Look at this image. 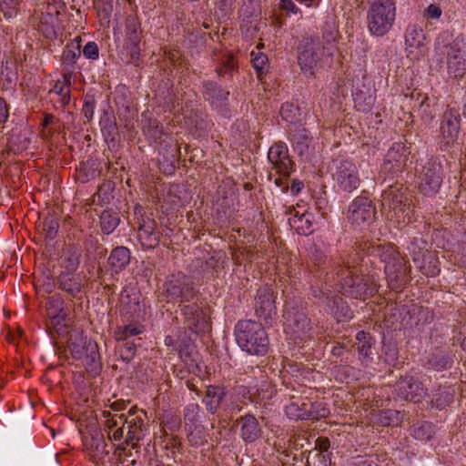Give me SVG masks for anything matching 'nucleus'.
I'll return each mask as SVG.
<instances>
[{
	"label": "nucleus",
	"instance_id": "obj_1",
	"mask_svg": "<svg viewBox=\"0 0 466 466\" xmlns=\"http://www.w3.org/2000/svg\"><path fill=\"white\" fill-rule=\"evenodd\" d=\"M368 254L384 263L389 287L400 290L408 281L409 268L405 258L391 244L372 245L368 248Z\"/></svg>",
	"mask_w": 466,
	"mask_h": 466
},
{
	"label": "nucleus",
	"instance_id": "obj_2",
	"mask_svg": "<svg viewBox=\"0 0 466 466\" xmlns=\"http://www.w3.org/2000/svg\"><path fill=\"white\" fill-rule=\"evenodd\" d=\"M235 336L238 346L251 355H265L268 350V338L262 325L246 319L235 327Z\"/></svg>",
	"mask_w": 466,
	"mask_h": 466
},
{
	"label": "nucleus",
	"instance_id": "obj_3",
	"mask_svg": "<svg viewBox=\"0 0 466 466\" xmlns=\"http://www.w3.org/2000/svg\"><path fill=\"white\" fill-rule=\"evenodd\" d=\"M338 287L344 295L353 299H365L371 294L370 279L363 274L360 268L351 264L350 259L337 271Z\"/></svg>",
	"mask_w": 466,
	"mask_h": 466
},
{
	"label": "nucleus",
	"instance_id": "obj_4",
	"mask_svg": "<svg viewBox=\"0 0 466 466\" xmlns=\"http://www.w3.org/2000/svg\"><path fill=\"white\" fill-rule=\"evenodd\" d=\"M396 19L395 0H370L367 12V26L375 36L388 34Z\"/></svg>",
	"mask_w": 466,
	"mask_h": 466
},
{
	"label": "nucleus",
	"instance_id": "obj_5",
	"mask_svg": "<svg viewBox=\"0 0 466 466\" xmlns=\"http://www.w3.org/2000/svg\"><path fill=\"white\" fill-rule=\"evenodd\" d=\"M436 55L445 57L447 72L450 76L461 78L466 73V46L462 40H454L451 44L440 41L435 46Z\"/></svg>",
	"mask_w": 466,
	"mask_h": 466
},
{
	"label": "nucleus",
	"instance_id": "obj_6",
	"mask_svg": "<svg viewBox=\"0 0 466 466\" xmlns=\"http://www.w3.org/2000/svg\"><path fill=\"white\" fill-rule=\"evenodd\" d=\"M324 55L325 47L319 39L311 36L304 37L298 46V64L301 72L307 77L313 76Z\"/></svg>",
	"mask_w": 466,
	"mask_h": 466
},
{
	"label": "nucleus",
	"instance_id": "obj_7",
	"mask_svg": "<svg viewBox=\"0 0 466 466\" xmlns=\"http://www.w3.org/2000/svg\"><path fill=\"white\" fill-rule=\"evenodd\" d=\"M163 293L167 302L185 303L193 300L196 290L189 277L177 272L167 277L163 286Z\"/></svg>",
	"mask_w": 466,
	"mask_h": 466
},
{
	"label": "nucleus",
	"instance_id": "obj_8",
	"mask_svg": "<svg viewBox=\"0 0 466 466\" xmlns=\"http://www.w3.org/2000/svg\"><path fill=\"white\" fill-rule=\"evenodd\" d=\"M332 176L338 187L346 192H352L360 185L358 168L349 160L340 161Z\"/></svg>",
	"mask_w": 466,
	"mask_h": 466
},
{
	"label": "nucleus",
	"instance_id": "obj_9",
	"mask_svg": "<svg viewBox=\"0 0 466 466\" xmlns=\"http://www.w3.org/2000/svg\"><path fill=\"white\" fill-rule=\"evenodd\" d=\"M376 210L371 200L365 197H357L349 206L347 218L355 227H362L371 222Z\"/></svg>",
	"mask_w": 466,
	"mask_h": 466
},
{
	"label": "nucleus",
	"instance_id": "obj_10",
	"mask_svg": "<svg viewBox=\"0 0 466 466\" xmlns=\"http://www.w3.org/2000/svg\"><path fill=\"white\" fill-rule=\"evenodd\" d=\"M420 191L427 196L438 192L442 182L441 166L436 162H428L419 177Z\"/></svg>",
	"mask_w": 466,
	"mask_h": 466
},
{
	"label": "nucleus",
	"instance_id": "obj_11",
	"mask_svg": "<svg viewBox=\"0 0 466 466\" xmlns=\"http://www.w3.org/2000/svg\"><path fill=\"white\" fill-rule=\"evenodd\" d=\"M184 323L194 333L199 334L209 328L207 313L197 303L184 305L181 308Z\"/></svg>",
	"mask_w": 466,
	"mask_h": 466
},
{
	"label": "nucleus",
	"instance_id": "obj_12",
	"mask_svg": "<svg viewBox=\"0 0 466 466\" xmlns=\"http://www.w3.org/2000/svg\"><path fill=\"white\" fill-rule=\"evenodd\" d=\"M141 29L136 17L128 16L126 20L125 48L127 50L130 60L136 62L140 56Z\"/></svg>",
	"mask_w": 466,
	"mask_h": 466
},
{
	"label": "nucleus",
	"instance_id": "obj_13",
	"mask_svg": "<svg viewBox=\"0 0 466 466\" xmlns=\"http://www.w3.org/2000/svg\"><path fill=\"white\" fill-rule=\"evenodd\" d=\"M461 115L455 108H447L441 121L440 132L447 145L455 142L461 129Z\"/></svg>",
	"mask_w": 466,
	"mask_h": 466
},
{
	"label": "nucleus",
	"instance_id": "obj_14",
	"mask_svg": "<svg viewBox=\"0 0 466 466\" xmlns=\"http://www.w3.org/2000/svg\"><path fill=\"white\" fill-rule=\"evenodd\" d=\"M408 160L405 147L400 143H395L388 150L382 165V170L391 176L403 170Z\"/></svg>",
	"mask_w": 466,
	"mask_h": 466
},
{
	"label": "nucleus",
	"instance_id": "obj_15",
	"mask_svg": "<svg viewBox=\"0 0 466 466\" xmlns=\"http://www.w3.org/2000/svg\"><path fill=\"white\" fill-rule=\"evenodd\" d=\"M256 315L264 320L271 319L277 314L275 296L273 290L264 286L258 289L256 303Z\"/></svg>",
	"mask_w": 466,
	"mask_h": 466
},
{
	"label": "nucleus",
	"instance_id": "obj_16",
	"mask_svg": "<svg viewBox=\"0 0 466 466\" xmlns=\"http://www.w3.org/2000/svg\"><path fill=\"white\" fill-rule=\"evenodd\" d=\"M268 158L280 176L288 177L291 174L292 161L284 144L276 143L271 146L268 153Z\"/></svg>",
	"mask_w": 466,
	"mask_h": 466
},
{
	"label": "nucleus",
	"instance_id": "obj_17",
	"mask_svg": "<svg viewBox=\"0 0 466 466\" xmlns=\"http://www.w3.org/2000/svg\"><path fill=\"white\" fill-rule=\"evenodd\" d=\"M425 35L421 27L410 25L405 34V44L408 56L419 59L425 53Z\"/></svg>",
	"mask_w": 466,
	"mask_h": 466
},
{
	"label": "nucleus",
	"instance_id": "obj_18",
	"mask_svg": "<svg viewBox=\"0 0 466 466\" xmlns=\"http://www.w3.org/2000/svg\"><path fill=\"white\" fill-rule=\"evenodd\" d=\"M381 204L383 208L389 209L404 211L406 207H410V198L406 193V188L402 186H390L381 195Z\"/></svg>",
	"mask_w": 466,
	"mask_h": 466
},
{
	"label": "nucleus",
	"instance_id": "obj_19",
	"mask_svg": "<svg viewBox=\"0 0 466 466\" xmlns=\"http://www.w3.org/2000/svg\"><path fill=\"white\" fill-rule=\"evenodd\" d=\"M160 232L157 229V223L149 218H142L138 225L137 237L145 249H153L158 246Z\"/></svg>",
	"mask_w": 466,
	"mask_h": 466
},
{
	"label": "nucleus",
	"instance_id": "obj_20",
	"mask_svg": "<svg viewBox=\"0 0 466 466\" xmlns=\"http://www.w3.org/2000/svg\"><path fill=\"white\" fill-rule=\"evenodd\" d=\"M396 390L401 398L413 402H419L426 395L421 382L412 377L400 378L396 383Z\"/></svg>",
	"mask_w": 466,
	"mask_h": 466
},
{
	"label": "nucleus",
	"instance_id": "obj_21",
	"mask_svg": "<svg viewBox=\"0 0 466 466\" xmlns=\"http://www.w3.org/2000/svg\"><path fill=\"white\" fill-rule=\"evenodd\" d=\"M59 12L54 5H47L45 12H42L40 23L38 25L39 31L47 39H55L57 36L59 29Z\"/></svg>",
	"mask_w": 466,
	"mask_h": 466
},
{
	"label": "nucleus",
	"instance_id": "obj_22",
	"mask_svg": "<svg viewBox=\"0 0 466 466\" xmlns=\"http://www.w3.org/2000/svg\"><path fill=\"white\" fill-rule=\"evenodd\" d=\"M237 422L240 424V435L244 441L252 443L260 438L262 430L255 416H241Z\"/></svg>",
	"mask_w": 466,
	"mask_h": 466
},
{
	"label": "nucleus",
	"instance_id": "obj_23",
	"mask_svg": "<svg viewBox=\"0 0 466 466\" xmlns=\"http://www.w3.org/2000/svg\"><path fill=\"white\" fill-rule=\"evenodd\" d=\"M127 435L124 441L126 444H131L132 448L136 447L137 442L144 437L146 425L140 417L134 416L129 412L127 418Z\"/></svg>",
	"mask_w": 466,
	"mask_h": 466
},
{
	"label": "nucleus",
	"instance_id": "obj_24",
	"mask_svg": "<svg viewBox=\"0 0 466 466\" xmlns=\"http://www.w3.org/2000/svg\"><path fill=\"white\" fill-rule=\"evenodd\" d=\"M311 401L302 397H291L289 404L285 408L289 418L298 420H308L310 414Z\"/></svg>",
	"mask_w": 466,
	"mask_h": 466
},
{
	"label": "nucleus",
	"instance_id": "obj_25",
	"mask_svg": "<svg viewBox=\"0 0 466 466\" xmlns=\"http://www.w3.org/2000/svg\"><path fill=\"white\" fill-rule=\"evenodd\" d=\"M57 287L72 297H76L82 291L84 287L83 279L72 272H62L57 277Z\"/></svg>",
	"mask_w": 466,
	"mask_h": 466
},
{
	"label": "nucleus",
	"instance_id": "obj_26",
	"mask_svg": "<svg viewBox=\"0 0 466 466\" xmlns=\"http://www.w3.org/2000/svg\"><path fill=\"white\" fill-rule=\"evenodd\" d=\"M131 258L130 251L127 248L119 246L115 248L107 259L110 269L118 274L123 271L129 264Z\"/></svg>",
	"mask_w": 466,
	"mask_h": 466
},
{
	"label": "nucleus",
	"instance_id": "obj_27",
	"mask_svg": "<svg viewBox=\"0 0 466 466\" xmlns=\"http://www.w3.org/2000/svg\"><path fill=\"white\" fill-rule=\"evenodd\" d=\"M226 395L227 392L224 387L209 385L203 399L207 410L211 414L216 413Z\"/></svg>",
	"mask_w": 466,
	"mask_h": 466
},
{
	"label": "nucleus",
	"instance_id": "obj_28",
	"mask_svg": "<svg viewBox=\"0 0 466 466\" xmlns=\"http://www.w3.org/2000/svg\"><path fill=\"white\" fill-rule=\"evenodd\" d=\"M108 454V444L106 442L104 437L102 435L93 436L89 446V456L92 461L96 464H99Z\"/></svg>",
	"mask_w": 466,
	"mask_h": 466
},
{
	"label": "nucleus",
	"instance_id": "obj_29",
	"mask_svg": "<svg viewBox=\"0 0 466 466\" xmlns=\"http://www.w3.org/2000/svg\"><path fill=\"white\" fill-rule=\"evenodd\" d=\"M64 305L65 301L60 294H55L49 297L46 306L48 317L56 320L57 323L64 320L66 316Z\"/></svg>",
	"mask_w": 466,
	"mask_h": 466
},
{
	"label": "nucleus",
	"instance_id": "obj_30",
	"mask_svg": "<svg viewBox=\"0 0 466 466\" xmlns=\"http://www.w3.org/2000/svg\"><path fill=\"white\" fill-rule=\"evenodd\" d=\"M81 55V46L80 40L78 38H75L70 43L66 46L65 50L62 55V65L66 68H71L76 64L77 58L80 57Z\"/></svg>",
	"mask_w": 466,
	"mask_h": 466
},
{
	"label": "nucleus",
	"instance_id": "obj_31",
	"mask_svg": "<svg viewBox=\"0 0 466 466\" xmlns=\"http://www.w3.org/2000/svg\"><path fill=\"white\" fill-rule=\"evenodd\" d=\"M289 212L290 214L294 212L293 216L289 218V223L291 228H295L299 234L302 235H308L312 232L309 215L304 213L299 215V212L295 211L294 208L289 210Z\"/></svg>",
	"mask_w": 466,
	"mask_h": 466
},
{
	"label": "nucleus",
	"instance_id": "obj_32",
	"mask_svg": "<svg viewBox=\"0 0 466 466\" xmlns=\"http://www.w3.org/2000/svg\"><path fill=\"white\" fill-rule=\"evenodd\" d=\"M82 360L88 371L97 372L100 369V357L97 351V345L89 342Z\"/></svg>",
	"mask_w": 466,
	"mask_h": 466
},
{
	"label": "nucleus",
	"instance_id": "obj_33",
	"mask_svg": "<svg viewBox=\"0 0 466 466\" xmlns=\"http://www.w3.org/2000/svg\"><path fill=\"white\" fill-rule=\"evenodd\" d=\"M248 394V390L245 386L235 387L230 395L229 409L236 412L241 411L243 407L247 405L245 400L247 399Z\"/></svg>",
	"mask_w": 466,
	"mask_h": 466
},
{
	"label": "nucleus",
	"instance_id": "obj_34",
	"mask_svg": "<svg viewBox=\"0 0 466 466\" xmlns=\"http://www.w3.org/2000/svg\"><path fill=\"white\" fill-rule=\"evenodd\" d=\"M120 222L119 216L116 212L105 210L100 215V228L105 234L112 233Z\"/></svg>",
	"mask_w": 466,
	"mask_h": 466
},
{
	"label": "nucleus",
	"instance_id": "obj_35",
	"mask_svg": "<svg viewBox=\"0 0 466 466\" xmlns=\"http://www.w3.org/2000/svg\"><path fill=\"white\" fill-rule=\"evenodd\" d=\"M326 300L327 306L338 319L340 317H348L350 309L341 297L338 295H334L332 297L327 296Z\"/></svg>",
	"mask_w": 466,
	"mask_h": 466
},
{
	"label": "nucleus",
	"instance_id": "obj_36",
	"mask_svg": "<svg viewBox=\"0 0 466 466\" xmlns=\"http://www.w3.org/2000/svg\"><path fill=\"white\" fill-rule=\"evenodd\" d=\"M454 400V390L451 388L441 390L438 394L431 400V404L439 410H442L450 406Z\"/></svg>",
	"mask_w": 466,
	"mask_h": 466
},
{
	"label": "nucleus",
	"instance_id": "obj_37",
	"mask_svg": "<svg viewBox=\"0 0 466 466\" xmlns=\"http://www.w3.org/2000/svg\"><path fill=\"white\" fill-rule=\"evenodd\" d=\"M187 440L192 446L199 447L208 442L205 430L200 425L189 426Z\"/></svg>",
	"mask_w": 466,
	"mask_h": 466
},
{
	"label": "nucleus",
	"instance_id": "obj_38",
	"mask_svg": "<svg viewBox=\"0 0 466 466\" xmlns=\"http://www.w3.org/2000/svg\"><path fill=\"white\" fill-rule=\"evenodd\" d=\"M86 347V341L81 336H71L68 340V349L73 358L76 360H82L84 358Z\"/></svg>",
	"mask_w": 466,
	"mask_h": 466
},
{
	"label": "nucleus",
	"instance_id": "obj_39",
	"mask_svg": "<svg viewBox=\"0 0 466 466\" xmlns=\"http://www.w3.org/2000/svg\"><path fill=\"white\" fill-rule=\"evenodd\" d=\"M103 415L106 418L105 425L108 429V431H112L120 426L122 428L126 427L127 416L117 413L112 414L111 411L106 410L103 412Z\"/></svg>",
	"mask_w": 466,
	"mask_h": 466
},
{
	"label": "nucleus",
	"instance_id": "obj_40",
	"mask_svg": "<svg viewBox=\"0 0 466 466\" xmlns=\"http://www.w3.org/2000/svg\"><path fill=\"white\" fill-rule=\"evenodd\" d=\"M251 61L253 67L256 70L258 76L260 77L263 74L268 71V58L261 52H251Z\"/></svg>",
	"mask_w": 466,
	"mask_h": 466
},
{
	"label": "nucleus",
	"instance_id": "obj_41",
	"mask_svg": "<svg viewBox=\"0 0 466 466\" xmlns=\"http://www.w3.org/2000/svg\"><path fill=\"white\" fill-rule=\"evenodd\" d=\"M356 339L358 341L357 350L359 353L364 357H368L370 353L372 345L370 333H367L363 330L359 331L356 335Z\"/></svg>",
	"mask_w": 466,
	"mask_h": 466
},
{
	"label": "nucleus",
	"instance_id": "obj_42",
	"mask_svg": "<svg viewBox=\"0 0 466 466\" xmlns=\"http://www.w3.org/2000/svg\"><path fill=\"white\" fill-rule=\"evenodd\" d=\"M307 464L308 466H330L331 460L329 454L319 451H311L308 455Z\"/></svg>",
	"mask_w": 466,
	"mask_h": 466
},
{
	"label": "nucleus",
	"instance_id": "obj_43",
	"mask_svg": "<svg viewBox=\"0 0 466 466\" xmlns=\"http://www.w3.org/2000/svg\"><path fill=\"white\" fill-rule=\"evenodd\" d=\"M420 269L427 277H434L440 273L437 259L431 258L430 254L423 256L422 264L420 266Z\"/></svg>",
	"mask_w": 466,
	"mask_h": 466
},
{
	"label": "nucleus",
	"instance_id": "obj_44",
	"mask_svg": "<svg viewBox=\"0 0 466 466\" xmlns=\"http://www.w3.org/2000/svg\"><path fill=\"white\" fill-rule=\"evenodd\" d=\"M204 92L211 99H224L228 95V92L223 91L215 82L205 83Z\"/></svg>",
	"mask_w": 466,
	"mask_h": 466
},
{
	"label": "nucleus",
	"instance_id": "obj_45",
	"mask_svg": "<svg viewBox=\"0 0 466 466\" xmlns=\"http://www.w3.org/2000/svg\"><path fill=\"white\" fill-rule=\"evenodd\" d=\"M142 331H143V329L141 327H138V326H136L133 324H129V325H126L122 328H119L116 331V336L118 340H125L129 337L137 336V335L142 333Z\"/></svg>",
	"mask_w": 466,
	"mask_h": 466
},
{
	"label": "nucleus",
	"instance_id": "obj_46",
	"mask_svg": "<svg viewBox=\"0 0 466 466\" xmlns=\"http://www.w3.org/2000/svg\"><path fill=\"white\" fill-rule=\"evenodd\" d=\"M144 132L147 137L156 141L162 136V125L156 119H150L147 125L144 127Z\"/></svg>",
	"mask_w": 466,
	"mask_h": 466
},
{
	"label": "nucleus",
	"instance_id": "obj_47",
	"mask_svg": "<svg viewBox=\"0 0 466 466\" xmlns=\"http://www.w3.org/2000/svg\"><path fill=\"white\" fill-rule=\"evenodd\" d=\"M72 73L67 72L63 75V80H57L50 93L60 95L70 89Z\"/></svg>",
	"mask_w": 466,
	"mask_h": 466
},
{
	"label": "nucleus",
	"instance_id": "obj_48",
	"mask_svg": "<svg viewBox=\"0 0 466 466\" xmlns=\"http://www.w3.org/2000/svg\"><path fill=\"white\" fill-rule=\"evenodd\" d=\"M309 324V320L306 315L303 313H297L290 319V327L295 330V332H305Z\"/></svg>",
	"mask_w": 466,
	"mask_h": 466
},
{
	"label": "nucleus",
	"instance_id": "obj_49",
	"mask_svg": "<svg viewBox=\"0 0 466 466\" xmlns=\"http://www.w3.org/2000/svg\"><path fill=\"white\" fill-rule=\"evenodd\" d=\"M180 359L187 363L193 361L194 346L189 340H184L177 348Z\"/></svg>",
	"mask_w": 466,
	"mask_h": 466
},
{
	"label": "nucleus",
	"instance_id": "obj_50",
	"mask_svg": "<svg viewBox=\"0 0 466 466\" xmlns=\"http://www.w3.org/2000/svg\"><path fill=\"white\" fill-rule=\"evenodd\" d=\"M58 221L53 217H46L43 222V229L49 238H54L58 231Z\"/></svg>",
	"mask_w": 466,
	"mask_h": 466
},
{
	"label": "nucleus",
	"instance_id": "obj_51",
	"mask_svg": "<svg viewBox=\"0 0 466 466\" xmlns=\"http://www.w3.org/2000/svg\"><path fill=\"white\" fill-rule=\"evenodd\" d=\"M200 408L197 403H190L184 410V420L186 425L194 423L198 418Z\"/></svg>",
	"mask_w": 466,
	"mask_h": 466
},
{
	"label": "nucleus",
	"instance_id": "obj_52",
	"mask_svg": "<svg viewBox=\"0 0 466 466\" xmlns=\"http://www.w3.org/2000/svg\"><path fill=\"white\" fill-rule=\"evenodd\" d=\"M329 411L323 406L322 402H311L310 414L308 420H319L326 418Z\"/></svg>",
	"mask_w": 466,
	"mask_h": 466
},
{
	"label": "nucleus",
	"instance_id": "obj_53",
	"mask_svg": "<svg viewBox=\"0 0 466 466\" xmlns=\"http://www.w3.org/2000/svg\"><path fill=\"white\" fill-rule=\"evenodd\" d=\"M298 110L293 104L286 103L280 108V116L288 122H294L297 119Z\"/></svg>",
	"mask_w": 466,
	"mask_h": 466
},
{
	"label": "nucleus",
	"instance_id": "obj_54",
	"mask_svg": "<svg viewBox=\"0 0 466 466\" xmlns=\"http://www.w3.org/2000/svg\"><path fill=\"white\" fill-rule=\"evenodd\" d=\"M96 100L93 96L86 95L84 99L82 112L87 121H90L95 113Z\"/></svg>",
	"mask_w": 466,
	"mask_h": 466
},
{
	"label": "nucleus",
	"instance_id": "obj_55",
	"mask_svg": "<svg viewBox=\"0 0 466 466\" xmlns=\"http://www.w3.org/2000/svg\"><path fill=\"white\" fill-rule=\"evenodd\" d=\"M431 432V425L427 422L413 430L414 437L420 440H430Z\"/></svg>",
	"mask_w": 466,
	"mask_h": 466
},
{
	"label": "nucleus",
	"instance_id": "obj_56",
	"mask_svg": "<svg viewBox=\"0 0 466 466\" xmlns=\"http://www.w3.org/2000/svg\"><path fill=\"white\" fill-rule=\"evenodd\" d=\"M17 5V0H0V12H3L5 16L11 17Z\"/></svg>",
	"mask_w": 466,
	"mask_h": 466
},
{
	"label": "nucleus",
	"instance_id": "obj_57",
	"mask_svg": "<svg viewBox=\"0 0 466 466\" xmlns=\"http://www.w3.org/2000/svg\"><path fill=\"white\" fill-rule=\"evenodd\" d=\"M442 14V10L440 5L436 4H431L423 12V16L431 20H438Z\"/></svg>",
	"mask_w": 466,
	"mask_h": 466
},
{
	"label": "nucleus",
	"instance_id": "obj_58",
	"mask_svg": "<svg viewBox=\"0 0 466 466\" xmlns=\"http://www.w3.org/2000/svg\"><path fill=\"white\" fill-rule=\"evenodd\" d=\"M62 265L66 269V272L73 273V271H75L79 265V258L77 256L71 254L64 258Z\"/></svg>",
	"mask_w": 466,
	"mask_h": 466
},
{
	"label": "nucleus",
	"instance_id": "obj_59",
	"mask_svg": "<svg viewBox=\"0 0 466 466\" xmlns=\"http://www.w3.org/2000/svg\"><path fill=\"white\" fill-rule=\"evenodd\" d=\"M83 54L88 59H96L99 55L97 45L95 42H88L84 46Z\"/></svg>",
	"mask_w": 466,
	"mask_h": 466
},
{
	"label": "nucleus",
	"instance_id": "obj_60",
	"mask_svg": "<svg viewBox=\"0 0 466 466\" xmlns=\"http://www.w3.org/2000/svg\"><path fill=\"white\" fill-rule=\"evenodd\" d=\"M350 466H375V463L371 457L357 456L351 460Z\"/></svg>",
	"mask_w": 466,
	"mask_h": 466
},
{
	"label": "nucleus",
	"instance_id": "obj_61",
	"mask_svg": "<svg viewBox=\"0 0 466 466\" xmlns=\"http://www.w3.org/2000/svg\"><path fill=\"white\" fill-rule=\"evenodd\" d=\"M300 138L304 139L305 141L308 140V137L306 135H301L299 137L294 136L292 141L296 144V149L299 152V154H303L304 150L308 148V143H304L303 140H300Z\"/></svg>",
	"mask_w": 466,
	"mask_h": 466
},
{
	"label": "nucleus",
	"instance_id": "obj_62",
	"mask_svg": "<svg viewBox=\"0 0 466 466\" xmlns=\"http://www.w3.org/2000/svg\"><path fill=\"white\" fill-rule=\"evenodd\" d=\"M258 394L262 399H270L275 392V389L269 383H264L261 388L258 390Z\"/></svg>",
	"mask_w": 466,
	"mask_h": 466
},
{
	"label": "nucleus",
	"instance_id": "obj_63",
	"mask_svg": "<svg viewBox=\"0 0 466 466\" xmlns=\"http://www.w3.org/2000/svg\"><path fill=\"white\" fill-rule=\"evenodd\" d=\"M223 68H219L217 70L218 75H222L223 73L233 70V68L235 67L233 56H228L223 61Z\"/></svg>",
	"mask_w": 466,
	"mask_h": 466
},
{
	"label": "nucleus",
	"instance_id": "obj_64",
	"mask_svg": "<svg viewBox=\"0 0 466 466\" xmlns=\"http://www.w3.org/2000/svg\"><path fill=\"white\" fill-rule=\"evenodd\" d=\"M9 117L8 107L5 100L0 96V124H5Z\"/></svg>",
	"mask_w": 466,
	"mask_h": 466
}]
</instances>
